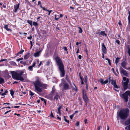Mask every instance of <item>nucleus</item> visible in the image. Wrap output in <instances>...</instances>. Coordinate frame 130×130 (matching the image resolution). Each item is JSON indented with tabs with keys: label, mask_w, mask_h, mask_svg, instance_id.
Wrapping results in <instances>:
<instances>
[{
	"label": "nucleus",
	"mask_w": 130,
	"mask_h": 130,
	"mask_svg": "<svg viewBox=\"0 0 130 130\" xmlns=\"http://www.w3.org/2000/svg\"><path fill=\"white\" fill-rule=\"evenodd\" d=\"M58 69L60 71V74L61 77H64L65 75V71L64 69V66L58 67Z\"/></svg>",
	"instance_id": "6"
},
{
	"label": "nucleus",
	"mask_w": 130,
	"mask_h": 130,
	"mask_svg": "<svg viewBox=\"0 0 130 130\" xmlns=\"http://www.w3.org/2000/svg\"><path fill=\"white\" fill-rule=\"evenodd\" d=\"M121 58H119L118 57H117L116 59L115 63L117 66L118 64V63L119 61L121 59Z\"/></svg>",
	"instance_id": "24"
},
{
	"label": "nucleus",
	"mask_w": 130,
	"mask_h": 130,
	"mask_svg": "<svg viewBox=\"0 0 130 130\" xmlns=\"http://www.w3.org/2000/svg\"><path fill=\"white\" fill-rule=\"evenodd\" d=\"M32 38V37L31 35H30L29 37H28L27 38L28 39H31Z\"/></svg>",
	"instance_id": "60"
},
{
	"label": "nucleus",
	"mask_w": 130,
	"mask_h": 130,
	"mask_svg": "<svg viewBox=\"0 0 130 130\" xmlns=\"http://www.w3.org/2000/svg\"><path fill=\"white\" fill-rule=\"evenodd\" d=\"M46 98L50 100H52L53 99V95L50 94L46 96Z\"/></svg>",
	"instance_id": "19"
},
{
	"label": "nucleus",
	"mask_w": 130,
	"mask_h": 130,
	"mask_svg": "<svg viewBox=\"0 0 130 130\" xmlns=\"http://www.w3.org/2000/svg\"><path fill=\"white\" fill-rule=\"evenodd\" d=\"M78 28H79V29L78 32L79 33H82L83 32V30L82 28L80 27H78Z\"/></svg>",
	"instance_id": "41"
},
{
	"label": "nucleus",
	"mask_w": 130,
	"mask_h": 130,
	"mask_svg": "<svg viewBox=\"0 0 130 130\" xmlns=\"http://www.w3.org/2000/svg\"><path fill=\"white\" fill-rule=\"evenodd\" d=\"M34 85L36 92L39 94L42 92L43 89H46L47 87V84L42 83L38 79L34 82Z\"/></svg>",
	"instance_id": "1"
},
{
	"label": "nucleus",
	"mask_w": 130,
	"mask_h": 130,
	"mask_svg": "<svg viewBox=\"0 0 130 130\" xmlns=\"http://www.w3.org/2000/svg\"><path fill=\"white\" fill-rule=\"evenodd\" d=\"M50 61L49 60H48L47 62H46V64L47 65L49 66V65L50 64Z\"/></svg>",
	"instance_id": "53"
},
{
	"label": "nucleus",
	"mask_w": 130,
	"mask_h": 130,
	"mask_svg": "<svg viewBox=\"0 0 130 130\" xmlns=\"http://www.w3.org/2000/svg\"><path fill=\"white\" fill-rule=\"evenodd\" d=\"M73 85H74V86L75 87V88H73V90H74L75 91H76V92L77 91V89L76 88V86L75 85V84L74 83H73Z\"/></svg>",
	"instance_id": "46"
},
{
	"label": "nucleus",
	"mask_w": 130,
	"mask_h": 130,
	"mask_svg": "<svg viewBox=\"0 0 130 130\" xmlns=\"http://www.w3.org/2000/svg\"><path fill=\"white\" fill-rule=\"evenodd\" d=\"M98 82H100L101 84H103V80L102 79H101L100 80H99Z\"/></svg>",
	"instance_id": "44"
},
{
	"label": "nucleus",
	"mask_w": 130,
	"mask_h": 130,
	"mask_svg": "<svg viewBox=\"0 0 130 130\" xmlns=\"http://www.w3.org/2000/svg\"><path fill=\"white\" fill-rule=\"evenodd\" d=\"M59 97L58 94L56 93V94L55 95L54 97V99L56 100H57Z\"/></svg>",
	"instance_id": "27"
},
{
	"label": "nucleus",
	"mask_w": 130,
	"mask_h": 130,
	"mask_svg": "<svg viewBox=\"0 0 130 130\" xmlns=\"http://www.w3.org/2000/svg\"><path fill=\"white\" fill-rule=\"evenodd\" d=\"M29 53L27 52L26 55L24 56V58L25 59H27L29 57Z\"/></svg>",
	"instance_id": "23"
},
{
	"label": "nucleus",
	"mask_w": 130,
	"mask_h": 130,
	"mask_svg": "<svg viewBox=\"0 0 130 130\" xmlns=\"http://www.w3.org/2000/svg\"><path fill=\"white\" fill-rule=\"evenodd\" d=\"M4 83L5 81L4 78L0 77V84H3Z\"/></svg>",
	"instance_id": "26"
},
{
	"label": "nucleus",
	"mask_w": 130,
	"mask_h": 130,
	"mask_svg": "<svg viewBox=\"0 0 130 130\" xmlns=\"http://www.w3.org/2000/svg\"><path fill=\"white\" fill-rule=\"evenodd\" d=\"M105 59L106 60H107L108 61V63L109 65L110 66L111 65V64L110 60V59H109L108 58H105Z\"/></svg>",
	"instance_id": "40"
},
{
	"label": "nucleus",
	"mask_w": 130,
	"mask_h": 130,
	"mask_svg": "<svg viewBox=\"0 0 130 130\" xmlns=\"http://www.w3.org/2000/svg\"><path fill=\"white\" fill-rule=\"evenodd\" d=\"M127 48L128 49L127 53L128 54L129 56H130V47L129 46V45L128 46Z\"/></svg>",
	"instance_id": "37"
},
{
	"label": "nucleus",
	"mask_w": 130,
	"mask_h": 130,
	"mask_svg": "<svg viewBox=\"0 0 130 130\" xmlns=\"http://www.w3.org/2000/svg\"><path fill=\"white\" fill-rule=\"evenodd\" d=\"M83 100L86 103L88 102V99L86 94V92L84 90H83Z\"/></svg>",
	"instance_id": "9"
},
{
	"label": "nucleus",
	"mask_w": 130,
	"mask_h": 130,
	"mask_svg": "<svg viewBox=\"0 0 130 130\" xmlns=\"http://www.w3.org/2000/svg\"><path fill=\"white\" fill-rule=\"evenodd\" d=\"M123 80L126 81L125 82L123 83V86L124 90L125 91L127 88V85L129 80L128 78H126L125 77H123Z\"/></svg>",
	"instance_id": "5"
},
{
	"label": "nucleus",
	"mask_w": 130,
	"mask_h": 130,
	"mask_svg": "<svg viewBox=\"0 0 130 130\" xmlns=\"http://www.w3.org/2000/svg\"><path fill=\"white\" fill-rule=\"evenodd\" d=\"M23 59V58H21L17 59V61H19L20 60H22Z\"/></svg>",
	"instance_id": "54"
},
{
	"label": "nucleus",
	"mask_w": 130,
	"mask_h": 130,
	"mask_svg": "<svg viewBox=\"0 0 130 130\" xmlns=\"http://www.w3.org/2000/svg\"><path fill=\"white\" fill-rule=\"evenodd\" d=\"M121 97L125 100V102H127L128 99V96H130V91L127 90L120 95Z\"/></svg>",
	"instance_id": "4"
},
{
	"label": "nucleus",
	"mask_w": 130,
	"mask_h": 130,
	"mask_svg": "<svg viewBox=\"0 0 130 130\" xmlns=\"http://www.w3.org/2000/svg\"><path fill=\"white\" fill-rule=\"evenodd\" d=\"M36 64V62H34L33 64L31 66H32V67H34L35 66Z\"/></svg>",
	"instance_id": "58"
},
{
	"label": "nucleus",
	"mask_w": 130,
	"mask_h": 130,
	"mask_svg": "<svg viewBox=\"0 0 130 130\" xmlns=\"http://www.w3.org/2000/svg\"><path fill=\"white\" fill-rule=\"evenodd\" d=\"M124 69L127 70H130V67L128 68H127L126 67Z\"/></svg>",
	"instance_id": "63"
},
{
	"label": "nucleus",
	"mask_w": 130,
	"mask_h": 130,
	"mask_svg": "<svg viewBox=\"0 0 130 130\" xmlns=\"http://www.w3.org/2000/svg\"><path fill=\"white\" fill-rule=\"evenodd\" d=\"M110 77H109V78L105 80L103 82V83L106 84H107L108 82L109 83L110 82Z\"/></svg>",
	"instance_id": "20"
},
{
	"label": "nucleus",
	"mask_w": 130,
	"mask_h": 130,
	"mask_svg": "<svg viewBox=\"0 0 130 130\" xmlns=\"http://www.w3.org/2000/svg\"><path fill=\"white\" fill-rule=\"evenodd\" d=\"M4 28L5 29L8 31H10L11 30L8 27V25H5L4 27Z\"/></svg>",
	"instance_id": "22"
},
{
	"label": "nucleus",
	"mask_w": 130,
	"mask_h": 130,
	"mask_svg": "<svg viewBox=\"0 0 130 130\" xmlns=\"http://www.w3.org/2000/svg\"><path fill=\"white\" fill-rule=\"evenodd\" d=\"M19 5L20 4H18L14 6L13 11L15 12L16 13L17 12L18 9L19 8Z\"/></svg>",
	"instance_id": "15"
},
{
	"label": "nucleus",
	"mask_w": 130,
	"mask_h": 130,
	"mask_svg": "<svg viewBox=\"0 0 130 130\" xmlns=\"http://www.w3.org/2000/svg\"><path fill=\"white\" fill-rule=\"evenodd\" d=\"M11 65H12L15 66L16 65V63L13 61H11Z\"/></svg>",
	"instance_id": "47"
},
{
	"label": "nucleus",
	"mask_w": 130,
	"mask_h": 130,
	"mask_svg": "<svg viewBox=\"0 0 130 130\" xmlns=\"http://www.w3.org/2000/svg\"><path fill=\"white\" fill-rule=\"evenodd\" d=\"M100 34L102 36H107L106 34L105 33V31H101L100 32Z\"/></svg>",
	"instance_id": "29"
},
{
	"label": "nucleus",
	"mask_w": 130,
	"mask_h": 130,
	"mask_svg": "<svg viewBox=\"0 0 130 130\" xmlns=\"http://www.w3.org/2000/svg\"><path fill=\"white\" fill-rule=\"evenodd\" d=\"M55 60L57 63V65L58 66V67L64 66L61 60L59 57H56L55 58Z\"/></svg>",
	"instance_id": "7"
},
{
	"label": "nucleus",
	"mask_w": 130,
	"mask_h": 130,
	"mask_svg": "<svg viewBox=\"0 0 130 130\" xmlns=\"http://www.w3.org/2000/svg\"><path fill=\"white\" fill-rule=\"evenodd\" d=\"M55 92V90H52L51 91L50 94L53 95V94Z\"/></svg>",
	"instance_id": "50"
},
{
	"label": "nucleus",
	"mask_w": 130,
	"mask_h": 130,
	"mask_svg": "<svg viewBox=\"0 0 130 130\" xmlns=\"http://www.w3.org/2000/svg\"><path fill=\"white\" fill-rule=\"evenodd\" d=\"M40 51H38L35 53L34 55V56L35 57H39L40 54Z\"/></svg>",
	"instance_id": "21"
},
{
	"label": "nucleus",
	"mask_w": 130,
	"mask_h": 130,
	"mask_svg": "<svg viewBox=\"0 0 130 130\" xmlns=\"http://www.w3.org/2000/svg\"><path fill=\"white\" fill-rule=\"evenodd\" d=\"M10 94L12 97H13V95L14 94V92L12 90H10Z\"/></svg>",
	"instance_id": "33"
},
{
	"label": "nucleus",
	"mask_w": 130,
	"mask_h": 130,
	"mask_svg": "<svg viewBox=\"0 0 130 130\" xmlns=\"http://www.w3.org/2000/svg\"><path fill=\"white\" fill-rule=\"evenodd\" d=\"M125 130H130V124L125 127Z\"/></svg>",
	"instance_id": "34"
},
{
	"label": "nucleus",
	"mask_w": 130,
	"mask_h": 130,
	"mask_svg": "<svg viewBox=\"0 0 130 130\" xmlns=\"http://www.w3.org/2000/svg\"><path fill=\"white\" fill-rule=\"evenodd\" d=\"M129 113V110L126 108L121 110L118 114L120 119L122 120H125L127 118Z\"/></svg>",
	"instance_id": "3"
},
{
	"label": "nucleus",
	"mask_w": 130,
	"mask_h": 130,
	"mask_svg": "<svg viewBox=\"0 0 130 130\" xmlns=\"http://www.w3.org/2000/svg\"><path fill=\"white\" fill-rule=\"evenodd\" d=\"M63 87V89L66 90H68L71 89L69 85L66 82H65L64 83Z\"/></svg>",
	"instance_id": "12"
},
{
	"label": "nucleus",
	"mask_w": 130,
	"mask_h": 130,
	"mask_svg": "<svg viewBox=\"0 0 130 130\" xmlns=\"http://www.w3.org/2000/svg\"><path fill=\"white\" fill-rule=\"evenodd\" d=\"M127 88L130 89V84H128L127 85Z\"/></svg>",
	"instance_id": "64"
},
{
	"label": "nucleus",
	"mask_w": 130,
	"mask_h": 130,
	"mask_svg": "<svg viewBox=\"0 0 130 130\" xmlns=\"http://www.w3.org/2000/svg\"><path fill=\"white\" fill-rule=\"evenodd\" d=\"M4 74V77L8 78H9L11 77V76L9 75V73L7 71H5Z\"/></svg>",
	"instance_id": "14"
},
{
	"label": "nucleus",
	"mask_w": 130,
	"mask_h": 130,
	"mask_svg": "<svg viewBox=\"0 0 130 130\" xmlns=\"http://www.w3.org/2000/svg\"><path fill=\"white\" fill-rule=\"evenodd\" d=\"M56 17H57V16L55 15V20H58L59 18H56Z\"/></svg>",
	"instance_id": "61"
},
{
	"label": "nucleus",
	"mask_w": 130,
	"mask_h": 130,
	"mask_svg": "<svg viewBox=\"0 0 130 130\" xmlns=\"http://www.w3.org/2000/svg\"><path fill=\"white\" fill-rule=\"evenodd\" d=\"M80 74H81V73H79V76L80 77V78L81 79V80H83V77L82 76H81V75H80Z\"/></svg>",
	"instance_id": "51"
},
{
	"label": "nucleus",
	"mask_w": 130,
	"mask_h": 130,
	"mask_svg": "<svg viewBox=\"0 0 130 130\" xmlns=\"http://www.w3.org/2000/svg\"><path fill=\"white\" fill-rule=\"evenodd\" d=\"M85 82L86 83V89L87 90H88V84L87 83L86 81L85 80Z\"/></svg>",
	"instance_id": "36"
},
{
	"label": "nucleus",
	"mask_w": 130,
	"mask_h": 130,
	"mask_svg": "<svg viewBox=\"0 0 130 130\" xmlns=\"http://www.w3.org/2000/svg\"><path fill=\"white\" fill-rule=\"evenodd\" d=\"M120 72L121 73H122L125 76H127L128 75V73H127L126 71L122 68V67H121L120 68Z\"/></svg>",
	"instance_id": "11"
},
{
	"label": "nucleus",
	"mask_w": 130,
	"mask_h": 130,
	"mask_svg": "<svg viewBox=\"0 0 130 130\" xmlns=\"http://www.w3.org/2000/svg\"><path fill=\"white\" fill-rule=\"evenodd\" d=\"M8 92V91L7 90H6L4 93H2L1 92H0V95H1L2 96L5 95L6 94V93Z\"/></svg>",
	"instance_id": "28"
},
{
	"label": "nucleus",
	"mask_w": 130,
	"mask_h": 130,
	"mask_svg": "<svg viewBox=\"0 0 130 130\" xmlns=\"http://www.w3.org/2000/svg\"><path fill=\"white\" fill-rule=\"evenodd\" d=\"M33 67L32 66H29L28 67V69L30 71H33Z\"/></svg>",
	"instance_id": "38"
},
{
	"label": "nucleus",
	"mask_w": 130,
	"mask_h": 130,
	"mask_svg": "<svg viewBox=\"0 0 130 130\" xmlns=\"http://www.w3.org/2000/svg\"><path fill=\"white\" fill-rule=\"evenodd\" d=\"M14 115H17V116H18L19 117H21V115L20 114H18L16 113H14Z\"/></svg>",
	"instance_id": "57"
},
{
	"label": "nucleus",
	"mask_w": 130,
	"mask_h": 130,
	"mask_svg": "<svg viewBox=\"0 0 130 130\" xmlns=\"http://www.w3.org/2000/svg\"><path fill=\"white\" fill-rule=\"evenodd\" d=\"M57 119H59L60 121L61 120V118L60 117H59L58 115H57Z\"/></svg>",
	"instance_id": "62"
},
{
	"label": "nucleus",
	"mask_w": 130,
	"mask_h": 130,
	"mask_svg": "<svg viewBox=\"0 0 130 130\" xmlns=\"http://www.w3.org/2000/svg\"><path fill=\"white\" fill-rule=\"evenodd\" d=\"M126 59H125V61H123L121 63V66L123 68H125L127 65V63L126 62Z\"/></svg>",
	"instance_id": "16"
},
{
	"label": "nucleus",
	"mask_w": 130,
	"mask_h": 130,
	"mask_svg": "<svg viewBox=\"0 0 130 130\" xmlns=\"http://www.w3.org/2000/svg\"><path fill=\"white\" fill-rule=\"evenodd\" d=\"M116 43H117L118 45H120V41L118 40H117L115 41Z\"/></svg>",
	"instance_id": "48"
},
{
	"label": "nucleus",
	"mask_w": 130,
	"mask_h": 130,
	"mask_svg": "<svg viewBox=\"0 0 130 130\" xmlns=\"http://www.w3.org/2000/svg\"><path fill=\"white\" fill-rule=\"evenodd\" d=\"M29 92H30V95L31 96V97L30 98V99H31V98H32L33 97V96H32L34 94H35L34 93L32 92L31 90H30L29 91Z\"/></svg>",
	"instance_id": "32"
},
{
	"label": "nucleus",
	"mask_w": 130,
	"mask_h": 130,
	"mask_svg": "<svg viewBox=\"0 0 130 130\" xmlns=\"http://www.w3.org/2000/svg\"><path fill=\"white\" fill-rule=\"evenodd\" d=\"M74 114H73L72 115H70V118L71 119H73V117L74 116Z\"/></svg>",
	"instance_id": "49"
},
{
	"label": "nucleus",
	"mask_w": 130,
	"mask_h": 130,
	"mask_svg": "<svg viewBox=\"0 0 130 130\" xmlns=\"http://www.w3.org/2000/svg\"><path fill=\"white\" fill-rule=\"evenodd\" d=\"M50 116L51 117H52V118L54 117V116L53 114V113H52V111H51V114L50 115Z\"/></svg>",
	"instance_id": "52"
},
{
	"label": "nucleus",
	"mask_w": 130,
	"mask_h": 130,
	"mask_svg": "<svg viewBox=\"0 0 130 130\" xmlns=\"http://www.w3.org/2000/svg\"><path fill=\"white\" fill-rule=\"evenodd\" d=\"M79 121H77L76 122V126H79Z\"/></svg>",
	"instance_id": "56"
},
{
	"label": "nucleus",
	"mask_w": 130,
	"mask_h": 130,
	"mask_svg": "<svg viewBox=\"0 0 130 130\" xmlns=\"http://www.w3.org/2000/svg\"><path fill=\"white\" fill-rule=\"evenodd\" d=\"M62 108V106H60L59 107L57 108L58 111L57 112V114H59L60 115H61V109Z\"/></svg>",
	"instance_id": "17"
},
{
	"label": "nucleus",
	"mask_w": 130,
	"mask_h": 130,
	"mask_svg": "<svg viewBox=\"0 0 130 130\" xmlns=\"http://www.w3.org/2000/svg\"><path fill=\"white\" fill-rule=\"evenodd\" d=\"M110 81L111 82V84L113 86L114 88H119V87L116 85V80L112 79Z\"/></svg>",
	"instance_id": "13"
},
{
	"label": "nucleus",
	"mask_w": 130,
	"mask_h": 130,
	"mask_svg": "<svg viewBox=\"0 0 130 130\" xmlns=\"http://www.w3.org/2000/svg\"><path fill=\"white\" fill-rule=\"evenodd\" d=\"M33 25L35 26H37L38 25V24L36 22H33Z\"/></svg>",
	"instance_id": "39"
},
{
	"label": "nucleus",
	"mask_w": 130,
	"mask_h": 130,
	"mask_svg": "<svg viewBox=\"0 0 130 130\" xmlns=\"http://www.w3.org/2000/svg\"><path fill=\"white\" fill-rule=\"evenodd\" d=\"M62 48L63 49H64V50L66 52L67 54H68V49L67 47L66 46H63L62 47Z\"/></svg>",
	"instance_id": "31"
},
{
	"label": "nucleus",
	"mask_w": 130,
	"mask_h": 130,
	"mask_svg": "<svg viewBox=\"0 0 130 130\" xmlns=\"http://www.w3.org/2000/svg\"><path fill=\"white\" fill-rule=\"evenodd\" d=\"M102 50L103 53L106 54L107 53V50L106 47L104 43H102L101 44Z\"/></svg>",
	"instance_id": "10"
},
{
	"label": "nucleus",
	"mask_w": 130,
	"mask_h": 130,
	"mask_svg": "<svg viewBox=\"0 0 130 130\" xmlns=\"http://www.w3.org/2000/svg\"><path fill=\"white\" fill-rule=\"evenodd\" d=\"M128 13L129 15L128 17V22L126 29V31L127 32L130 31V11H128Z\"/></svg>",
	"instance_id": "8"
},
{
	"label": "nucleus",
	"mask_w": 130,
	"mask_h": 130,
	"mask_svg": "<svg viewBox=\"0 0 130 130\" xmlns=\"http://www.w3.org/2000/svg\"><path fill=\"white\" fill-rule=\"evenodd\" d=\"M125 124L126 125H129L130 124V117L125 122Z\"/></svg>",
	"instance_id": "18"
},
{
	"label": "nucleus",
	"mask_w": 130,
	"mask_h": 130,
	"mask_svg": "<svg viewBox=\"0 0 130 130\" xmlns=\"http://www.w3.org/2000/svg\"><path fill=\"white\" fill-rule=\"evenodd\" d=\"M39 98L42 101L44 102L45 105H46V100L45 99H44V98H41V97H39Z\"/></svg>",
	"instance_id": "30"
},
{
	"label": "nucleus",
	"mask_w": 130,
	"mask_h": 130,
	"mask_svg": "<svg viewBox=\"0 0 130 130\" xmlns=\"http://www.w3.org/2000/svg\"><path fill=\"white\" fill-rule=\"evenodd\" d=\"M84 121L85 124H87L88 123L87 120L86 119H85Z\"/></svg>",
	"instance_id": "59"
},
{
	"label": "nucleus",
	"mask_w": 130,
	"mask_h": 130,
	"mask_svg": "<svg viewBox=\"0 0 130 130\" xmlns=\"http://www.w3.org/2000/svg\"><path fill=\"white\" fill-rule=\"evenodd\" d=\"M20 62V63L24 64V66L26 65V61H21Z\"/></svg>",
	"instance_id": "43"
},
{
	"label": "nucleus",
	"mask_w": 130,
	"mask_h": 130,
	"mask_svg": "<svg viewBox=\"0 0 130 130\" xmlns=\"http://www.w3.org/2000/svg\"><path fill=\"white\" fill-rule=\"evenodd\" d=\"M48 11V15H50L51 12H52V10H48V11Z\"/></svg>",
	"instance_id": "55"
},
{
	"label": "nucleus",
	"mask_w": 130,
	"mask_h": 130,
	"mask_svg": "<svg viewBox=\"0 0 130 130\" xmlns=\"http://www.w3.org/2000/svg\"><path fill=\"white\" fill-rule=\"evenodd\" d=\"M24 51V50H22V49L18 53V55L19 54H22Z\"/></svg>",
	"instance_id": "35"
},
{
	"label": "nucleus",
	"mask_w": 130,
	"mask_h": 130,
	"mask_svg": "<svg viewBox=\"0 0 130 130\" xmlns=\"http://www.w3.org/2000/svg\"><path fill=\"white\" fill-rule=\"evenodd\" d=\"M73 85H74V86L75 87V88H73V90H74L75 91H76V92L77 91V89L76 88V86L75 85V84L74 83H73Z\"/></svg>",
	"instance_id": "45"
},
{
	"label": "nucleus",
	"mask_w": 130,
	"mask_h": 130,
	"mask_svg": "<svg viewBox=\"0 0 130 130\" xmlns=\"http://www.w3.org/2000/svg\"><path fill=\"white\" fill-rule=\"evenodd\" d=\"M27 23L29 24V25L31 26L32 24V21L31 20H28L27 21Z\"/></svg>",
	"instance_id": "42"
},
{
	"label": "nucleus",
	"mask_w": 130,
	"mask_h": 130,
	"mask_svg": "<svg viewBox=\"0 0 130 130\" xmlns=\"http://www.w3.org/2000/svg\"><path fill=\"white\" fill-rule=\"evenodd\" d=\"M11 74L13 78L14 79L19 80L22 82H25L24 79L21 76L23 73L22 71L15 72V71H10Z\"/></svg>",
	"instance_id": "2"
},
{
	"label": "nucleus",
	"mask_w": 130,
	"mask_h": 130,
	"mask_svg": "<svg viewBox=\"0 0 130 130\" xmlns=\"http://www.w3.org/2000/svg\"><path fill=\"white\" fill-rule=\"evenodd\" d=\"M65 79L67 80V82L69 83V84L70 85H71V82L70 80H69V78L68 77V76L66 75V77H65Z\"/></svg>",
	"instance_id": "25"
}]
</instances>
